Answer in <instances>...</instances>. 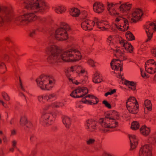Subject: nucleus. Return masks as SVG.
<instances>
[{
    "label": "nucleus",
    "instance_id": "6ab92c4d",
    "mask_svg": "<svg viewBox=\"0 0 156 156\" xmlns=\"http://www.w3.org/2000/svg\"><path fill=\"white\" fill-rule=\"evenodd\" d=\"M100 120H101V121L99 122L102 127L108 128H114L116 127V126H110L109 125V124H107L105 121V118H100Z\"/></svg>",
    "mask_w": 156,
    "mask_h": 156
},
{
    "label": "nucleus",
    "instance_id": "a18cd8bd",
    "mask_svg": "<svg viewBox=\"0 0 156 156\" xmlns=\"http://www.w3.org/2000/svg\"><path fill=\"white\" fill-rule=\"evenodd\" d=\"M88 63L92 67L95 66L94 61L92 59H89L87 61Z\"/></svg>",
    "mask_w": 156,
    "mask_h": 156
},
{
    "label": "nucleus",
    "instance_id": "f8f14e48",
    "mask_svg": "<svg viewBox=\"0 0 156 156\" xmlns=\"http://www.w3.org/2000/svg\"><path fill=\"white\" fill-rule=\"evenodd\" d=\"M119 114L117 111L114 110L111 114L107 113L105 116V120L106 119H109V120H118L119 118Z\"/></svg>",
    "mask_w": 156,
    "mask_h": 156
},
{
    "label": "nucleus",
    "instance_id": "a19ab883",
    "mask_svg": "<svg viewBox=\"0 0 156 156\" xmlns=\"http://www.w3.org/2000/svg\"><path fill=\"white\" fill-rule=\"evenodd\" d=\"M126 25L124 24L123 26L124 29H122V28H119V30L122 31H125L127 30L128 29H129V25H128L126 28Z\"/></svg>",
    "mask_w": 156,
    "mask_h": 156
},
{
    "label": "nucleus",
    "instance_id": "c85d7f7f",
    "mask_svg": "<svg viewBox=\"0 0 156 156\" xmlns=\"http://www.w3.org/2000/svg\"><path fill=\"white\" fill-rule=\"evenodd\" d=\"M28 122L27 119L25 116L21 117L20 120V124L21 126H24L26 125Z\"/></svg>",
    "mask_w": 156,
    "mask_h": 156
},
{
    "label": "nucleus",
    "instance_id": "1a4fd4ad",
    "mask_svg": "<svg viewBox=\"0 0 156 156\" xmlns=\"http://www.w3.org/2000/svg\"><path fill=\"white\" fill-rule=\"evenodd\" d=\"M152 148L150 144L144 145L140 149L139 151L140 156H151Z\"/></svg>",
    "mask_w": 156,
    "mask_h": 156
},
{
    "label": "nucleus",
    "instance_id": "8fccbe9b",
    "mask_svg": "<svg viewBox=\"0 0 156 156\" xmlns=\"http://www.w3.org/2000/svg\"><path fill=\"white\" fill-rule=\"evenodd\" d=\"M137 145V144H132V143H130L131 147L130 149V150L132 151L135 149L136 148Z\"/></svg>",
    "mask_w": 156,
    "mask_h": 156
},
{
    "label": "nucleus",
    "instance_id": "37998d69",
    "mask_svg": "<svg viewBox=\"0 0 156 156\" xmlns=\"http://www.w3.org/2000/svg\"><path fill=\"white\" fill-rule=\"evenodd\" d=\"M151 52L153 56L156 57V47L152 48L151 50Z\"/></svg>",
    "mask_w": 156,
    "mask_h": 156
},
{
    "label": "nucleus",
    "instance_id": "9b49d317",
    "mask_svg": "<svg viewBox=\"0 0 156 156\" xmlns=\"http://www.w3.org/2000/svg\"><path fill=\"white\" fill-rule=\"evenodd\" d=\"M93 6L94 11L97 13H101L104 10L105 8L102 3L96 2L94 3Z\"/></svg>",
    "mask_w": 156,
    "mask_h": 156
},
{
    "label": "nucleus",
    "instance_id": "4c0bfd02",
    "mask_svg": "<svg viewBox=\"0 0 156 156\" xmlns=\"http://www.w3.org/2000/svg\"><path fill=\"white\" fill-rule=\"evenodd\" d=\"M3 98L6 101H9L10 100V98L8 95L5 93H3L2 94Z\"/></svg>",
    "mask_w": 156,
    "mask_h": 156
},
{
    "label": "nucleus",
    "instance_id": "c03bdc74",
    "mask_svg": "<svg viewBox=\"0 0 156 156\" xmlns=\"http://www.w3.org/2000/svg\"><path fill=\"white\" fill-rule=\"evenodd\" d=\"M118 65H119L115 64L114 65H113V64H112V66H111V67L113 70L118 71L119 69V66Z\"/></svg>",
    "mask_w": 156,
    "mask_h": 156
},
{
    "label": "nucleus",
    "instance_id": "473e14b6",
    "mask_svg": "<svg viewBox=\"0 0 156 156\" xmlns=\"http://www.w3.org/2000/svg\"><path fill=\"white\" fill-rule=\"evenodd\" d=\"M55 10L57 13H62L66 11V9L63 7L60 6L58 8H56Z\"/></svg>",
    "mask_w": 156,
    "mask_h": 156
},
{
    "label": "nucleus",
    "instance_id": "9d476101",
    "mask_svg": "<svg viewBox=\"0 0 156 156\" xmlns=\"http://www.w3.org/2000/svg\"><path fill=\"white\" fill-rule=\"evenodd\" d=\"M129 112L133 114H136L139 112V105L138 104L130 103L128 106H126Z\"/></svg>",
    "mask_w": 156,
    "mask_h": 156
},
{
    "label": "nucleus",
    "instance_id": "f704fd0d",
    "mask_svg": "<svg viewBox=\"0 0 156 156\" xmlns=\"http://www.w3.org/2000/svg\"><path fill=\"white\" fill-rule=\"evenodd\" d=\"M146 32L148 37V38L146 41L147 42L151 39L152 37L153 33L150 32L149 30H146Z\"/></svg>",
    "mask_w": 156,
    "mask_h": 156
},
{
    "label": "nucleus",
    "instance_id": "7ed1b4c3",
    "mask_svg": "<svg viewBox=\"0 0 156 156\" xmlns=\"http://www.w3.org/2000/svg\"><path fill=\"white\" fill-rule=\"evenodd\" d=\"M61 27L55 31V37L58 41H65L68 38L67 31L70 30L69 26L65 23H61Z\"/></svg>",
    "mask_w": 156,
    "mask_h": 156
},
{
    "label": "nucleus",
    "instance_id": "412c9836",
    "mask_svg": "<svg viewBox=\"0 0 156 156\" xmlns=\"http://www.w3.org/2000/svg\"><path fill=\"white\" fill-rule=\"evenodd\" d=\"M102 80V79L100 78L98 73H96L94 74L93 80L94 82L96 83H99L101 82Z\"/></svg>",
    "mask_w": 156,
    "mask_h": 156
},
{
    "label": "nucleus",
    "instance_id": "3c124183",
    "mask_svg": "<svg viewBox=\"0 0 156 156\" xmlns=\"http://www.w3.org/2000/svg\"><path fill=\"white\" fill-rule=\"evenodd\" d=\"M81 14V15H83L82 16V18L83 19H85V17H87V14L86 13V12L85 11H83V12H82Z\"/></svg>",
    "mask_w": 156,
    "mask_h": 156
},
{
    "label": "nucleus",
    "instance_id": "b1692460",
    "mask_svg": "<svg viewBox=\"0 0 156 156\" xmlns=\"http://www.w3.org/2000/svg\"><path fill=\"white\" fill-rule=\"evenodd\" d=\"M140 127V124L137 121H133L131 123V128L134 130L138 129Z\"/></svg>",
    "mask_w": 156,
    "mask_h": 156
},
{
    "label": "nucleus",
    "instance_id": "603ef678",
    "mask_svg": "<svg viewBox=\"0 0 156 156\" xmlns=\"http://www.w3.org/2000/svg\"><path fill=\"white\" fill-rule=\"evenodd\" d=\"M51 106L52 108H59V106L57 105V103H52L51 105Z\"/></svg>",
    "mask_w": 156,
    "mask_h": 156
},
{
    "label": "nucleus",
    "instance_id": "39448f33",
    "mask_svg": "<svg viewBox=\"0 0 156 156\" xmlns=\"http://www.w3.org/2000/svg\"><path fill=\"white\" fill-rule=\"evenodd\" d=\"M13 15L10 9H5V11L0 12V26H2L7 22L11 21Z\"/></svg>",
    "mask_w": 156,
    "mask_h": 156
},
{
    "label": "nucleus",
    "instance_id": "f257e3e1",
    "mask_svg": "<svg viewBox=\"0 0 156 156\" xmlns=\"http://www.w3.org/2000/svg\"><path fill=\"white\" fill-rule=\"evenodd\" d=\"M46 51L47 54H50L47 58L48 62L51 64H54L56 62H61V61L65 62H74L78 61L77 59H72L74 57V54L77 53L78 55L80 53L76 49H70L63 52L60 55L62 50L56 45L49 46L47 47Z\"/></svg>",
    "mask_w": 156,
    "mask_h": 156
},
{
    "label": "nucleus",
    "instance_id": "0e129e2a",
    "mask_svg": "<svg viewBox=\"0 0 156 156\" xmlns=\"http://www.w3.org/2000/svg\"><path fill=\"white\" fill-rule=\"evenodd\" d=\"M35 35V31H33L30 34V36L31 37H33Z\"/></svg>",
    "mask_w": 156,
    "mask_h": 156
},
{
    "label": "nucleus",
    "instance_id": "6e6d98bb",
    "mask_svg": "<svg viewBox=\"0 0 156 156\" xmlns=\"http://www.w3.org/2000/svg\"><path fill=\"white\" fill-rule=\"evenodd\" d=\"M37 138L34 136V135H32L30 138V140L32 142L35 141L36 140Z\"/></svg>",
    "mask_w": 156,
    "mask_h": 156
},
{
    "label": "nucleus",
    "instance_id": "bb28decb",
    "mask_svg": "<svg viewBox=\"0 0 156 156\" xmlns=\"http://www.w3.org/2000/svg\"><path fill=\"white\" fill-rule=\"evenodd\" d=\"M150 64H155V66H156V68H155V69H156V62L154 61V59H151L147 60V62L145 63V68L146 71H147V66H149Z\"/></svg>",
    "mask_w": 156,
    "mask_h": 156
},
{
    "label": "nucleus",
    "instance_id": "2f4dec72",
    "mask_svg": "<svg viewBox=\"0 0 156 156\" xmlns=\"http://www.w3.org/2000/svg\"><path fill=\"white\" fill-rule=\"evenodd\" d=\"M87 97L90 98L91 99H94L95 100H96L97 101L96 103H94V104H97L99 101L98 99L96 97L91 94H88L85 96L83 98V100L84 99H85Z\"/></svg>",
    "mask_w": 156,
    "mask_h": 156
},
{
    "label": "nucleus",
    "instance_id": "72a5a7b5",
    "mask_svg": "<svg viewBox=\"0 0 156 156\" xmlns=\"http://www.w3.org/2000/svg\"><path fill=\"white\" fill-rule=\"evenodd\" d=\"M96 24L97 25V27L100 29L103 30V29H105V27L103 26V23L102 22L97 21L96 22Z\"/></svg>",
    "mask_w": 156,
    "mask_h": 156
},
{
    "label": "nucleus",
    "instance_id": "393cba45",
    "mask_svg": "<svg viewBox=\"0 0 156 156\" xmlns=\"http://www.w3.org/2000/svg\"><path fill=\"white\" fill-rule=\"evenodd\" d=\"M144 104L148 110L151 111L152 109V105L151 101L149 100H146L144 101Z\"/></svg>",
    "mask_w": 156,
    "mask_h": 156
},
{
    "label": "nucleus",
    "instance_id": "c756f323",
    "mask_svg": "<svg viewBox=\"0 0 156 156\" xmlns=\"http://www.w3.org/2000/svg\"><path fill=\"white\" fill-rule=\"evenodd\" d=\"M89 23H88L87 26V30H91L93 29L95 25V22L94 21L90 20Z\"/></svg>",
    "mask_w": 156,
    "mask_h": 156
},
{
    "label": "nucleus",
    "instance_id": "5fc2aeb1",
    "mask_svg": "<svg viewBox=\"0 0 156 156\" xmlns=\"http://www.w3.org/2000/svg\"><path fill=\"white\" fill-rule=\"evenodd\" d=\"M19 81H20V86L22 90H24V88H23V84L22 83V80H21V78L20 76H19Z\"/></svg>",
    "mask_w": 156,
    "mask_h": 156
},
{
    "label": "nucleus",
    "instance_id": "4d7b16f0",
    "mask_svg": "<svg viewBox=\"0 0 156 156\" xmlns=\"http://www.w3.org/2000/svg\"><path fill=\"white\" fill-rule=\"evenodd\" d=\"M116 64H117V65H119L118 66H119V68H120V72H121L123 70V68H122V66H123V64H121L119 63H116Z\"/></svg>",
    "mask_w": 156,
    "mask_h": 156
},
{
    "label": "nucleus",
    "instance_id": "c9c22d12",
    "mask_svg": "<svg viewBox=\"0 0 156 156\" xmlns=\"http://www.w3.org/2000/svg\"><path fill=\"white\" fill-rule=\"evenodd\" d=\"M143 14L144 13L142 12V13L141 15H138L136 14H135V13H133L132 14V17L133 18H134L138 21V20L140 19L141 16L143 15Z\"/></svg>",
    "mask_w": 156,
    "mask_h": 156
},
{
    "label": "nucleus",
    "instance_id": "6e6552de",
    "mask_svg": "<svg viewBox=\"0 0 156 156\" xmlns=\"http://www.w3.org/2000/svg\"><path fill=\"white\" fill-rule=\"evenodd\" d=\"M36 80L38 86L41 89L49 90V89H48L47 87V85L48 84V78L41 75Z\"/></svg>",
    "mask_w": 156,
    "mask_h": 156
},
{
    "label": "nucleus",
    "instance_id": "20e7f679",
    "mask_svg": "<svg viewBox=\"0 0 156 156\" xmlns=\"http://www.w3.org/2000/svg\"><path fill=\"white\" fill-rule=\"evenodd\" d=\"M37 18V17L34 13H26L17 17L15 23L18 25L25 26L30 22L36 20Z\"/></svg>",
    "mask_w": 156,
    "mask_h": 156
},
{
    "label": "nucleus",
    "instance_id": "5701e85b",
    "mask_svg": "<svg viewBox=\"0 0 156 156\" xmlns=\"http://www.w3.org/2000/svg\"><path fill=\"white\" fill-rule=\"evenodd\" d=\"M126 36L127 41H131L135 40V37L134 36L130 31H127L126 32Z\"/></svg>",
    "mask_w": 156,
    "mask_h": 156
},
{
    "label": "nucleus",
    "instance_id": "864d4df0",
    "mask_svg": "<svg viewBox=\"0 0 156 156\" xmlns=\"http://www.w3.org/2000/svg\"><path fill=\"white\" fill-rule=\"evenodd\" d=\"M118 61H119V59H112L110 63L111 66H112V65L114 63L115 64H116L115 63H116V62Z\"/></svg>",
    "mask_w": 156,
    "mask_h": 156
},
{
    "label": "nucleus",
    "instance_id": "052dcab7",
    "mask_svg": "<svg viewBox=\"0 0 156 156\" xmlns=\"http://www.w3.org/2000/svg\"><path fill=\"white\" fill-rule=\"evenodd\" d=\"M156 69L153 70L152 69V70H148V71H147V72L148 73H149L151 74H153L154 73H155L156 72V71L155 70Z\"/></svg>",
    "mask_w": 156,
    "mask_h": 156
},
{
    "label": "nucleus",
    "instance_id": "4be33fe9",
    "mask_svg": "<svg viewBox=\"0 0 156 156\" xmlns=\"http://www.w3.org/2000/svg\"><path fill=\"white\" fill-rule=\"evenodd\" d=\"M62 122L67 128H69L71 123L70 119L69 117H65L63 118Z\"/></svg>",
    "mask_w": 156,
    "mask_h": 156
},
{
    "label": "nucleus",
    "instance_id": "0eeeda50",
    "mask_svg": "<svg viewBox=\"0 0 156 156\" xmlns=\"http://www.w3.org/2000/svg\"><path fill=\"white\" fill-rule=\"evenodd\" d=\"M56 116V115L52 112L47 113L42 115V118L45 124L51 125L55 120Z\"/></svg>",
    "mask_w": 156,
    "mask_h": 156
},
{
    "label": "nucleus",
    "instance_id": "f03ea898",
    "mask_svg": "<svg viewBox=\"0 0 156 156\" xmlns=\"http://www.w3.org/2000/svg\"><path fill=\"white\" fill-rule=\"evenodd\" d=\"M25 8L28 10L36 9L37 12H43L48 8L45 1L42 0H26Z\"/></svg>",
    "mask_w": 156,
    "mask_h": 156
},
{
    "label": "nucleus",
    "instance_id": "680f3d73",
    "mask_svg": "<svg viewBox=\"0 0 156 156\" xmlns=\"http://www.w3.org/2000/svg\"><path fill=\"white\" fill-rule=\"evenodd\" d=\"M4 59L5 61H8L9 59V56L7 54L4 55Z\"/></svg>",
    "mask_w": 156,
    "mask_h": 156
},
{
    "label": "nucleus",
    "instance_id": "7c9ffc66",
    "mask_svg": "<svg viewBox=\"0 0 156 156\" xmlns=\"http://www.w3.org/2000/svg\"><path fill=\"white\" fill-rule=\"evenodd\" d=\"M6 71V67L4 63L2 62L0 65V73L3 74Z\"/></svg>",
    "mask_w": 156,
    "mask_h": 156
},
{
    "label": "nucleus",
    "instance_id": "f3484780",
    "mask_svg": "<svg viewBox=\"0 0 156 156\" xmlns=\"http://www.w3.org/2000/svg\"><path fill=\"white\" fill-rule=\"evenodd\" d=\"M123 47L125 48L126 50L128 51L129 53H132L133 52V47L131 43H129L128 41L124 42V44H123Z\"/></svg>",
    "mask_w": 156,
    "mask_h": 156
},
{
    "label": "nucleus",
    "instance_id": "aec40b11",
    "mask_svg": "<svg viewBox=\"0 0 156 156\" xmlns=\"http://www.w3.org/2000/svg\"><path fill=\"white\" fill-rule=\"evenodd\" d=\"M132 103L136 104H138L137 100L133 97H130L127 100L126 103V106H128L129 104Z\"/></svg>",
    "mask_w": 156,
    "mask_h": 156
},
{
    "label": "nucleus",
    "instance_id": "e2e57ef3",
    "mask_svg": "<svg viewBox=\"0 0 156 156\" xmlns=\"http://www.w3.org/2000/svg\"><path fill=\"white\" fill-rule=\"evenodd\" d=\"M49 100V98H48V95H45L43 97V101H48V100Z\"/></svg>",
    "mask_w": 156,
    "mask_h": 156
},
{
    "label": "nucleus",
    "instance_id": "cd10ccee",
    "mask_svg": "<svg viewBox=\"0 0 156 156\" xmlns=\"http://www.w3.org/2000/svg\"><path fill=\"white\" fill-rule=\"evenodd\" d=\"M90 21L89 20L85 19L81 23V27L84 30H87V26L88 23H89Z\"/></svg>",
    "mask_w": 156,
    "mask_h": 156
},
{
    "label": "nucleus",
    "instance_id": "a878e982",
    "mask_svg": "<svg viewBox=\"0 0 156 156\" xmlns=\"http://www.w3.org/2000/svg\"><path fill=\"white\" fill-rule=\"evenodd\" d=\"M129 137L130 139V142L131 143L138 144V140L136 138V136L133 135H129Z\"/></svg>",
    "mask_w": 156,
    "mask_h": 156
},
{
    "label": "nucleus",
    "instance_id": "e433bc0d",
    "mask_svg": "<svg viewBox=\"0 0 156 156\" xmlns=\"http://www.w3.org/2000/svg\"><path fill=\"white\" fill-rule=\"evenodd\" d=\"M102 104H104L106 107L109 109H111L112 108L111 105L106 100L103 101H102Z\"/></svg>",
    "mask_w": 156,
    "mask_h": 156
},
{
    "label": "nucleus",
    "instance_id": "423d86ee",
    "mask_svg": "<svg viewBox=\"0 0 156 156\" xmlns=\"http://www.w3.org/2000/svg\"><path fill=\"white\" fill-rule=\"evenodd\" d=\"M88 93V90L87 87H78L73 90L70 94V96L74 98L83 97Z\"/></svg>",
    "mask_w": 156,
    "mask_h": 156
},
{
    "label": "nucleus",
    "instance_id": "2eb2a0df",
    "mask_svg": "<svg viewBox=\"0 0 156 156\" xmlns=\"http://www.w3.org/2000/svg\"><path fill=\"white\" fill-rule=\"evenodd\" d=\"M124 84L128 86L129 88L131 90H135L136 89V83L133 81H130L125 80Z\"/></svg>",
    "mask_w": 156,
    "mask_h": 156
},
{
    "label": "nucleus",
    "instance_id": "774afa93",
    "mask_svg": "<svg viewBox=\"0 0 156 156\" xmlns=\"http://www.w3.org/2000/svg\"><path fill=\"white\" fill-rule=\"evenodd\" d=\"M131 20L133 23H136L137 21H138V20L135 18H132L131 19Z\"/></svg>",
    "mask_w": 156,
    "mask_h": 156
},
{
    "label": "nucleus",
    "instance_id": "09e8293b",
    "mask_svg": "<svg viewBox=\"0 0 156 156\" xmlns=\"http://www.w3.org/2000/svg\"><path fill=\"white\" fill-rule=\"evenodd\" d=\"M25 126H26L25 128L26 129L28 130L29 128H31L32 126V124L30 122H28L27 123L26 125Z\"/></svg>",
    "mask_w": 156,
    "mask_h": 156
},
{
    "label": "nucleus",
    "instance_id": "bf43d9fd",
    "mask_svg": "<svg viewBox=\"0 0 156 156\" xmlns=\"http://www.w3.org/2000/svg\"><path fill=\"white\" fill-rule=\"evenodd\" d=\"M12 147H15L16 148H17V147H16V146L17 143H16V141L15 140H13L12 141Z\"/></svg>",
    "mask_w": 156,
    "mask_h": 156
},
{
    "label": "nucleus",
    "instance_id": "49530a36",
    "mask_svg": "<svg viewBox=\"0 0 156 156\" xmlns=\"http://www.w3.org/2000/svg\"><path fill=\"white\" fill-rule=\"evenodd\" d=\"M118 3H116L115 4H114L113 3H112L111 4H109L108 3V7H107V9L110 12V8L112 7L113 6V5H118Z\"/></svg>",
    "mask_w": 156,
    "mask_h": 156
},
{
    "label": "nucleus",
    "instance_id": "de8ad7c7",
    "mask_svg": "<svg viewBox=\"0 0 156 156\" xmlns=\"http://www.w3.org/2000/svg\"><path fill=\"white\" fill-rule=\"evenodd\" d=\"M140 71L141 76L143 78H147L148 77V75H146V73L145 72H144V73H143V70H142L141 69H140Z\"/></svg>",
    "mask_w": 156,
    "mask_h": 156
},
{
    "label": "nucleus",
    "instance_id": "a211bd4d",
    "mask_svg": "<svg viewBox=\"0 0 156 156\" xmlns=\"http://www.w3.org/2000/svg\"><path fill=\"white\" fill-rule=\"evenodd\" d=\"M69 13L73 16L78 17L80 14V11L77 8H72L69 11Z\"/></svg>",
    "mask_w": 156,
    "mask_h": 156
},
{
    "label": "nucleus",
    "instance_id": "338daca9",
    "mask_svg": "<svg viewBox=\"0 0 156 156\" xmlns=\"http://www.w3.org/2000/svg\"><path fill=\"white\" fill-rule=\"evenodd\" d=\"M110 90V91L111 90V91L110 92L111 94H114L116 92V90L115 89H114L113 90L111 89Z\"/></svg>",
    "mask_w": 156,
    "mask_h": 156
},
{
    "label": "nucleus",
    "instance_id": "4468645a",
    "mask_svg": "<svg viewBox=\"0 0 156 156\" xmlns=\"http://www.w3.org/2000/svg\"><path fill=\"white\" fill-rule=\"evenodd\" d=\"M139 130L141 134L145 136H148L151 132L150 128L147 127L145 125L141 126Z\"/></svg>",
    "mask_w": 156,
    "mask_h": 156
},
{
    "label": "nucleus",
    "instance_id": "dca6fc26",
    "mask_svg": "<svg viewBox=\"0 0 156 156\" xmlns=\"http://www.w3.org/2000/svg\"><path fill=\"white\" fill-rule=\"evenodd\" d=\"M131 4H127V3H126L121 5L119 6V9L120 11L124 12L130 10L131 8Z\"/></svg>",
    "mask_w": 156,
    "mask_h": 156
},
{
    "label": "nucleus",
    "instance_id": "79ce46f5",
    "mask_svg": "<svg viewBox=\"0 0 156 156\" xmlns=\"http://www.w3.org/2000/svg\"><path fill=\"white\" fill-rule=\"evenodd\" d=\"M95 142V140L94 139H90L88 140L87 141V144L88 145H90L93 144Z\"/></svg>",
    "mask_w": 156,
    "mask_h": 156
},
{
    "label": "nucleus",
    "instance_id": "69168bd1",
    "mask_svg": "<svg viewBox=\"0 0 156 156\" xmlns=\"http://www.w3.org/2000/svg\"><path fill=\"white\" fill-rule=\"evenodd\" d=\"M43 96H39L38 97V98L39 99V100H40V101H43Z\"/></svg>",
    "mask_w": 156,
    "mask_h": 156
},
{
    "label": "nucleus",
    "instance_id": "ddd939ff",
    "mask_svg": "<svg viewBox=\"0 0 156 156\" xmlns=\"http://www.w3.org/2000/svg\"><path fill=\"white\" fill-rule=\"evenodd\" d=\"M95 120H93L92 119H89L87 120V126L88 127L87 129H90L91 130L92 129H96L97 126L95 123Z\"/></svg>",
    "mask_w": 156,
    "mask_h": 156
},
{
    "label": "nucleus",
    "instance_id": "ea45409f",
    "mask_svg": "<svg viewBox=\"0 0 156 156\" xmlns=\"http://www.w3.org/2000/svg\"><path fill=\"white\" fill-rule=\"evenodd\" d=\"M116 48V49L115 50V51L116 53L119 54V55H119L120 56L122 57V55L123 54V53H122L120 50L118 49L119 47H117V46L115 47Z\"/></svg>",
    "mask_w": 156,
    "mask_h": 156
},
{
    "label": "nucleus",
    "instance_id": "13d9d810",
    "mask_svg": "<svg viewBox=\"0 0 156 156\" xmlns=\"http://www.w3.org/2000/svg\"><path fill=\"white\" fill-rule=\"evenodd\" d=\"M122 18L123 19H124V24H126V25H129V22L128 20H127L126 19H125V18L122 17Z\"/></svg>",
    "mask_w": 156,
    "mask_h": 156
},
{
    "label": "nucleus",
    "instance_id": "58836bf2",
    "mask_svg": "<svg viewBox=\"0 0 156 156\" xmlns=\"http://www.w3.org/2000/svg\"><path fill=\"white\" fill-rule=\"evenodd\" d=\"M142 12H143L141 9L139 8H137L135 9L133 13H135V14L138 15H140V13H141L142 14Z\"/></svg>",
    "mask_w": 156,
    "mask_h": 156
}]
</instances>
